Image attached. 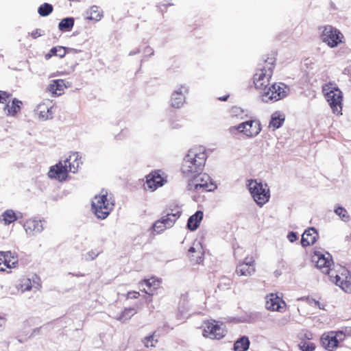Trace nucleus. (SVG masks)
Wrapping results in <instances>:
<instances>
[{
	"instance_id": "obj_20",
	"label": "nucleus",
	"mask_w": 351,
	"mask_h": 351,
	"mask_svg": "<svg viewBox=\"0 0 351 351\" xmlns=\"http://www.w3.org/2000/svg\"><path fill=\"white\" fill-rule=\"evenodd\" d=\"M18 263V257L11 252H0V271L15 267Z\"/></svg>"
},
{
	"instance_id": "obj_13",
	"label": "nucleus",
	"mask_w": 351,
	"mask_h": 351,
	"mask_svg": "<svg viewBox=\"0 0 351 351\" xmlns=\"http://www.w3.org/2000/svg\"><path fill=\"white\" fill-rule=\"evenodd\" d=\"M234 130L245 134L248 137L256 136L261 130L259 121L250 120L243 122L234 128Z\"/></svg>"
},
{
	"instance_id": "obj_2",
	"label": "nucleus",
	"mask_w": 351,
	"mask_h": 351,
	"mask_svg": "<svg viewBox=\"0 0 351 351\" xmlns=\"http://www.w3.org/2000/svg\"><path fill=\"white\" fill-rule=\"evenodd\" d=\"M207 154L204 148L194 147L189 150L181 165L182 173L186 177L202 171L205 166Z\"/></svg>"
},
{
	"instance_id": "obj_35",
	"label": "nucleus",
	"mask_w": 351,
	"mask_h": 351,
	"mask_svg": "<svg viewBox=\"0 0 351 351\" xmlns=\"http://www.w3.org/2000/svg\"><path fill=\"white\" fill-rule=\"evenodd\" d=\"M298 347L301 351H314L316 348L314 343L308 341L305 339L300 340L298 343Z\"/></svg>"
},
{
	"instance_id": "obj_3",
	"label": "nucleus",
	"mask_w": 351,
	"mask_h": 351,
	"mask_svg": "<svg viewBox=\"0 0 351 351\" xmlns=\"http://www.w3.org/2000/svg\"><path fill=\"white\" fill-rule=\"evenodd\" d=\"M275 68V59L268 58L264 63L256 69L253 75V84L257 90L261 92L269 84Z\"/></svg>"
},
{
	"instance_id": "obj_22",
	"label": "nucleus",
	"mask_w": 351,
	"mask_h": 351,
	"mask_svg": "<svg viewBox=\"0 0 351 351\" xmlns=\"http://www.w3.org/2000/svg\"><path fill=\"white\" fill-rule=\"evenodd\" d=\"M67 85L64 80H53L47 86V91L53 96H59L63 94Z\"/></svg>"
},
{
	"instance_id": "obj_47",
	"label": "nucleus",
	"mask_w": 351,
	"mask_h": 351,
	"mask_svg": "<svg viewBox=\"0 0 351 351\" xmlns=\"http://www.w3.org/2000/svg\"><path fill=\"white\" fill-rule=\"evenodd\" d=\"M228 97H229V95H226L224 97H219V99L221 100V101H226Z\"/></svg>"
},
{
	"instance_id": "obj_40",
	"label": "nucleus",
	"mask_w": 351,
	"mask_h": 351,
	"mask_svg": "<svg viewBox=\"0 0 351 351\" xmlns=\"http://www.w3.org/2000/svg\"><path fill=\"white\" fill-rule=\"evenodd\" d=\"M56 52V56L60 58H62L68 53V49L62 46H57Z\"/></svg>"
},
{
	"instance_id": "obj_1",
	"label": "nucleus",
	"mask_w": 351,
	"mask_h": 351,
	"mask_svg": "<svg viewBox=\"0 0 351 351\" xmlns=\"http://www.w3.org/2000/svg\"><path fill=\"white\" fill-rule=\"evenodd\" d=\"M312 262L322 273L328 275L331 282L339 286L346 293H351V274L346 268L339 271H332L331 267L333 261L329 253L323 254L319 251H314L311 256Z\"/></svg>"
},
{
	"instance_id": "obj_16",
	"label": "nucleus",
	"mask_w": 351,
	"mask_h": 351,
	"mask_svg": "<svg viewBox=\"0 0 351 351\" xmlns=\"http://www.w3.org/2000/svg\"><path fill=\"white\" fill-rule=\"evenodd\" d=\"M187 256L193 264H200L204 259V250L199 241H195L187 252Z\"/></svg>"
},
{
	"instance_id": "obj_10",
	"label": "nucleus",
	"mask_w": 351,
	"mask_h": 351,
	"mask_svg": "<svg viewBox=\"0 0 351 351\" xmlns=\"http://www.w3.org/2000/svg\"><path fill=\"white\" fill-rule=\"evenodd\" d=\"M248 189L252 197L258 206H262L269 202L270 191L267 184H263L256 180H250L248 183Z\"/></svg>"
},
{
	"instance_id": "obj_43",
	"label": "nucleus",
	"mask_w": 351,
	"mask_h": 351,
	"mask_svg": "<svg viewBox=\"0 0 351 351\" xmlns=\"http://www.w3.org/2000/svg\"><path fill=\"white\" fill-rule=\"evenodd\" d=\"M42 35L40 29H36L30 33V36L32 38L36 39Z\"/></svg>"
},
{
	"instance_id": "obj_49",
	"label": "nucleus",
	"mask_w": 351,
	"mask_h": 351,
	"mask_svg": "<svg viewBox=\"0 0 351 351\" xmlns=\"http://www.w3.org/2000/svg\"><path fill=\"white\" fill-rule=\"evenodd\" d=\"M101 252V250H99L97 253L94 254V256H91V258L94 259L95 257H97L100 253Z\"/></svg>"
},
{
	"instance_id": "obj_37",
	"label": "nucleus",
	"mask_w": 351,
	"mask_h": 351,
	"mask_svg": "<svg viewBox=\"0 0 351 351\" xmlns=\"http://www.w3.org/2000/svg\"><path fill=\"white\" fill-rule=\"evenodd\" d=\"M335 213L337 215L342 221H348L350 219V215L348 211L342 206H338L335 209Z\"/></svg>"
},
{
	"instance_id": "obj_41",
	"label": "nucleus",
	"mask_w": 351,
	"mask_h": 351,
	"mask_svg": "<svg viewBox=\"0 0 351 351\" xmlns=\"http://www.w3.org/2000/svg\"><path fill=\"white\" fill-rule=\"evenodd\" d=\"M140 296V293L138 291H128L127 293L128 299H136Z\"/></svg>"
},
{
	"instance_id": "obj_42",
	"label": "nucleus",
	"mask_w": 351,
	"mask_h": 351,
	"mask_svg": "<svg viewBox=\"0 0 351 351\" xmlns=\"http://www.w3.org/2000/svg\"><path fill=\"white\" fill-rule=\"evenodd\" d=\"M287 238L289 241L291 243L295 241L298 239L296 233L293 232H290L287 235Z\"/></svg>"
},
{
	"instance_id": "obj_19",
	"label": "nucleus",
	"mask_w": 351,
	"mask_h": 351,
	"mask_svg": "<svg viewBox=\"0 0 351 351\" xmlns=\"http://www.w3.org/2000/svg\"><path fill=\"white\" fill-rule=\"evenodd\" d=\"M161 280L152 276L148 279H144L139 282V286L143 287L142 291L152 296L155 291L160 288Z\"/></svg>"
},
{
	"instance_id": "obj_30",
	"label": "nucleus",
	"mask_w": 351,
	"mask_h": 351,
	"mask_svg": "<svg viewBox=\"0 0 351 351\" xmlns=\"http://www.w3.org/2000/svg\"><path fill=\"white\" fill-rule=\"evenodd\" d=\"M250 340L246 336L238 339L234 343V351H247L250 347Z\"/></svg>"
},
{
	"instance_id": "obj_31",
	"label": "nucleus",
	"mask_w": 351,
	"mask_h": 351,
	"mask_svg": "<svg viewBox=\"0 0 351 351\" xmlns=\"http://www.w3.org/2000/svg\"><path fill=\"white\" fill-rule=\"evenodd\" d=\"M87 19L88 20H94L95 21H99L103 17V12L102 10L97 6L93 5L90 7L88 12H87Z\"/></svg>"
},
{
	"instance_id": "obj_15",
	"label": "nucleus",
	"mask_w": 351,
	"mask_h": 351,
	"mask_svg": "<svg viewBox=\"0 0 351 351\" xmlns=\"http://www.w3.org/2000/svg\"><path fill=\"white\" fill-rule=\"evenodd\" d=\"M64 161H60L56 165L51 166L48 172V176L51 179L64 182L67 180L69 171L67 170Z\"/></svg>"
},
{
	"instance_id": "obj_33",
	"label": "nucleus",
	"mask_w": 351,
	"mask_h": 351,
	"mask_svg": "<svg viewBox=\"0 0 351 351\" xmlns=\"http://www.w3.org/2000/svg\"><path fill=\"white\" fill-rule=\"evenodd\" d=\"M74 25V19L72 17L63 19L58 24V28L62 32H70Z\"/></svg>"
},
{
	"instance_id": "obj_8",
	"label": "nucleus",
	"mask_w": 351,
	"mask_h": 351,
	"mask_svg": "<svg viewBox=\"0 0 351 351\" xmlns=\"http://www.w3.org/2000/svg\"><path fill=\"white\" fill-rule=\"evenodd\" d=\"M114 202L108 194L95 195L92 201V209L99 219H106L112 210Z\"/></svg>"
},
{
	"instance_id": "obj_27",
	"label": "nucleus",
	"mask_w": 351,
	"mask_h": 351,
	"mask_svg": "<svg viewBox=\"0 0 351 351\" xmlns=\"http://www.w3.org/2000/svg\"><path fill=\"white\" fill-rule=\"evenodd\" d=\"M285 121V115L283 112L276 111L271 114L269 127L274 130L280 128Z\"/></svg>"
},
{
	"instance_id": "obj_38",
	"label": "nucleus",
	"mask_w": 351,
	"mask_h": 351,
	"mask_svg": "<svg viewBox=\"0 0 351 351\" xmlns=\"http://www.w3.org/2000/svg\"><path fill=\"white\" fill-rule=\"evenodd\" d=\"M157 343L158 339L155 338V333L145 337L143 339V343L147 348L155 347Z\"/></svg>"
},
{
	"instance_id": "obj_12",
	"label": "nucleus",
	"mask_w": 351,
	"mask_h": 351,
	"mask_svg": "<svg viewBox=\"0 0 351 351\" xmlns=\"http://www.w3.org/2000/svg\"><path fill=\"white\" fill-rule=\"evenodd\" d=\"M345 338L346 334L340 330L324 332L321 337L322 346L328 351H333Z\"/></svg>"
},
{
	"instance_id": "obj_29",
	"label": "nucleus",
	"mask_w": 351,
	"mask_h": 351,
	"mask_svg": "<svg viewBox=\"0 0 351 351\" xmlns=\"http://www.w3.org/2000/svg\"><path fill=\"white\" fill-rule=\"evenodd\" d=\"M203 218V213L200 210L197 211L194 215L191 216L188 220L187 227L191 230H196Z\"/></svg>"
},
{
	"instance_id": "obj_4",
	"label": "nucleus",
	"mask_w": 351,
	"mask_h": 351,
	"mask_svg": "<svg viewBox=\"0 0 351 351\" xmlns=\"http://www.w3.org/2000/svg\"><path fill=\"white\" fill-rule=\"evenodd\" d=\"M182 214L180 206L177 204L169 205L162 213V217L157 220L154 226V231L160 233L167 228L172 227Z\"/></svg>"
},
{
	"instance_id": "obj_17",
	"label": "nucleus",
	"mask_w": 351,
	"mask_h": 351,
	"mask_svg": "<svg viewBox=\"0 0 351 351\" xmlns=\"http://www.w3.org/2000/svg\"><path fill=\"white\" fill-rule=\"evenodd\" d=\"M163 174L160 170L152 171L146 177V187L151 191H154L158 187L162 186L166 182Z\"/></svg>"
},
{
	"instance_id": "obj_5",
	"label": "nucleus",
	"mask_w": 351,
	"mask_h": 351,
	"mask_svg": "<svg viewBox=\"0 0 351 351\" xmlns=\"http://www.w3.org/2000/svg\"><path fill=\"white\" fill-rule=\"evenodd\" d=\"M322 92L332 112L337 115L342 114L343 94L337 86L334 83L328 82L322 86Z\"/></svg>"
},
{
	"instance_id": "obj_39",
	"label": "nucleus",
	"mask_w": 351,
	"mask_h": 351,
	"mask_svg": "<svg viewBox=\"0 0 351 351\" xmlns=\"http://www.w3.org/2000/svg\"><path fill=\"white\" fill-rule=\"evenodd\" d=\"M11 97V93L3 90H0V104H7L8 101H10Z\"/></svg>"
},
{
	"instance_id": "obj_18",
	"label": "nucleus",
	"mask_w": 351,
	"mask_h": 351,
	"mask_svg": "<svg viewBox=\"0 0 351 351\" xmlns=\"http://www.w3.org/2000/svg\"><path fill=\"white\" fill-rule=\"evenodd\" d=\"M254 260L252 258H245L236 267L235 273L239 276H250L255 272Z\"/></svg>"
},
{
	"instance_id": "obj_24",
	"label": "nucleus",
	"mask_w": 351,
	"mask_h": 351,
	"mask_svg": "<svg viewBox=\"0 0 351 351\" xmlns=\"http://www.w3.org/2000/svg\"><path fill=\"white\" fill-rule=\"evenodd\" d=\"M319 237L318 232L314 228H308L302 235L301 244L303 247L313 245Z\"/></svg>"
},
{
	"instance_id": "obj_28",
	"label": "nucleus",
	"mask_w": 351,
	"mask_h": 351,
	"mask_svg": "<svg viewBox=\"0 0 351 351\" xmlns=\"http://www.w3.org/2000/svg\"><path fill=\"white\" fill-rule=\"evenodd\" d=\"M39 281L40 278L36 274L33 275L32 278H23L21 280L20 287L23 291H28L32 289L34 286L33 283H36L39 285Z\"/></svg>"
},
{
	"instance_id": "obj_11",
	"label": "nucleus",
	"mask_w": 351,
	"mask_h": 351,
	"mask_svg": "<svg viewBox=\"0 0 351 351\" xmlns=\"http://www.w3.org/2000/svg\"><path fill=\"white\" fill-rule=\"evenodd\" d=\"M288 88L282 83H273L261 93L263 101L265 102L276 101L287 95Z\"/></svg>"
},
{
	"instance_id": "obj_14",
	"label": "nucleus",
	"mask_w": 351,
	"mask_h": 351,
	"mask_svg": "<svg viewBox=\"0 0 351 351\" xmlns=\"http://www.w3.org/2000/svg\"><path fill=\"white\" fill-rule=\"evenodd\" d=\"M287 304L276 293H269L266 296L265 307L271 311L284 312Z\"/></svg>"
},
{
	"instance_id": "obj_48",
	"label": "nucleus",
	"mask_w": 351,
	"mask_h": 351,
	"mask_svg": "<svg viewBox=\"0 0 351 351\" xmlns=\"http://www.w3.org/2000/svg\"><path fill=\"white\" fill-rule=\"evenodd\" d=\"M5 322V319L3 317L0 316V328L3 326V324Z\"/></svg>"
},
{
	"instance_id": "obj_45",
	"label": "nucleus",
	"mask_w": 351,
	"mask_h": 351,
	"mask_svg": "<svg viewBox=\"0 0 351 351\" xmlns=\"http://www.w3.org/2000/svg\"><path fill=\"white\" fill-rule=\"evenodd\" d=\"M313 334H312L311 332H307V333H305V334L304 335L303 337H302V338L300 339V340H301V339H305V340L308 339V340H311V339H313Z\"/></svg>"
},
{
	"instance_id": "obj_23",
	"label": "nucleus",
	"mask_w": 351,
	"mask_h": 351,
	"mask_svg": "<svg viewBox=\"0 0 351 351\" xmlns=\"http://www.w3.org/2000/svg\"><path fill=\"white\" fill-rule=\"evenodd\" d=\"M64 163H65L67 167V170L69 173H75L77 171L78 168L80 165H82V162L79 154L77 152H73L66 160H64Z\"/></svg>"
},
{
	"instance_id": "obj_9",
	"label": "nucleus",
	"mask_w": 351,
	"mask_h": 351,
	"mask_svg": "<svg viewBox=\"0 0 351 351\" xmlns=\"http://www.w3.org/2000/svg\"><path fill=\"white\" fill-rule=\"evenodd\" d=\"M322 29L321 40L330 48L337 47L340 44L344 43L343 34L332 25H324L319 27Z\"/></svg>"
},
{
	"instance_id": "obj_50",
	"label": "nucleus",
	"mask_w": 351,
	"mask_h": 351,
	"mask_svg": "<svg viewBox=\"0 0 351 351\" xmlns=\"http://www.w3.org/2000/svg\"><path fill=\"white\" fill-rule=\"evenodd\" d=\"M218 288H219V289H222V288H223V287H222V283H219V284L218 285Z\"/></svg>"
},
{
	"instance_id": "obj_6",
	"label": "nucleus",
	"mask_w": 351,
	"mask_h": 351,
	"mask_svg": "<svg viewBox=\"0 0 351 351\" xmlns=\"http://www.w3.org/2000/svg\"><path fill=\"white\" fill-rule=\"evenodd\" d=\"M192 177L188 182L187 189L189 191L201 193L213 191L216 188L210 177L206 173H202L200 171Z\"/></svg>"
},
{
	"instance_id": "obj_34",
	"label": "nucleus",
	"mask_w": 351,
	"mask_h": 351,
	"mask_svg": "<svg viewBox=\"0 0 351 351\" xmlns=\"http://www.w3.org/2000/svg\"><path fill=\"white\" fill-rule=\"evenodd\" d=\"M53 10V8L52 5L48 3H44L39 6L38 12L41 16H47L52 13Z\"/></svg>"
},
{
	"instance_id": "obj_32",
	"label": "nucleus",
	"mask_w": 351,
	"mask_h": 351,
	"mask_svg": "<svg viewBox=\"0 0 351 351\" xmlns=\"http://www.w3.org/2000/svg\"><path fill=\"white\" fill-rule=\"evenodd\" d=\"M17 217L13 210L8 209L3 213L1 217V221L5 225H9L16 221Z\"/></svg>"
},
{
	"instance_id": "obj_46",
	"label": "nucleus",
	"mask_w": 351,
	"mask_h": 351,
	"mask_svg": "<svg viewBox=\"0 0 351 351\" xmlns=\"http://www.w3.org/2000/svg\"><path fill=\"white\" fill-rule=\"evenodd\" d=\"M221 280L223 281H226L223 283L225 286H228V287L230 286L229 280L227 278L223 277L221 278Z\"/></svg>"
},
{
	"instance_id": "obj_25",
	"label": "nucleus",
	"mask_w": 351,
	"mask_h": 351,
	"mask_svg": "<svg viewBox=\"0 0 351 351\" xmlns=\"http://www.w3.org/2000/svg\"><path fill=\"white\" fill-rule=\"evenodd\" d=\"M24 228L27 234H34L40 232L43 226L41 220L29 219L25 222Z\"/></svg>"
},
{
	"instance_id": "obj_26",
	"label": "nucleus",
	"mask_w": 351,
	"mask_h": 351,
	"mask_svg": "<svg viewBox=\"0 0 351 351\" xmlns=\"http://www.w3.org/2000/svg\"><path fill=\"white\" fill-rule=\"evenodd\" d=\"M22 102L16 98L12 100L11 104L7 103L3 108L8 116L15 117L21 110Z\"/></svg>"
},
{
	"instance_id": "obj_36",
	"label": "nucleus",
	"mask_w": 351,
	"mask_h": 351,
	"mask_svg": "<svg viewBox=\"0 0 351 351\" xmlns=\"http://www.w3.org/2000/svg\"><path fill=\"white\" fill-rule=\"evenodd\" d=\"M134 313L135 311L133 308H125L117 319L121 322H125L129 319Z\"/></svg>"
},
{
	"instance_id": "obj_7",
	"label": "nucleus",
	"mask_w": 351,
	"mask_h": 351,
	"mask_svg": "<svg viewBox=\"0 0 351 351\" xmlns=\"http://www.w3.org/2000/svg\"><path fill=\"white\" fill-rule=\"evenodd\" d=\"M202 328V335L210 339L220 340L227 333V329L223 322L213 319L204 320Z\"/></svg>"
},
{
	"instance_id": "obj_21",
	"label": "nucleus",
	"mask_w": 351,
	"mask_h": 351,
	"mask_svg": "<svg viewBox=\"0 0 351 351\" xmlns=\"http://www.w3.org/2000/svg\"><path fill=\"white\" fill-rule=\"evenodd\" d=\"M188 93L189 89L184 85L181 86L178 90H175L171 95V106L176 108H180L184 103V95Z\"/></svg>"
},
{
	"instance_id": "obj_44",
	"label": "nucleus",
	"mask_w": 351,
	"mask_h": 351,
	"mask_svg": "<svg viewBox=\"0 0 351 351\" xmlns=\"http://www.w3.org/2000/svg\"><path fill=\"white\" fill-rule=\"evenodd\" d=\"M56 49H57V47H54L53 48H51L49 51V52L45 55V58L46 59H49L50 58L51 56H56Z\"/></svg>"
}]
</instances>
